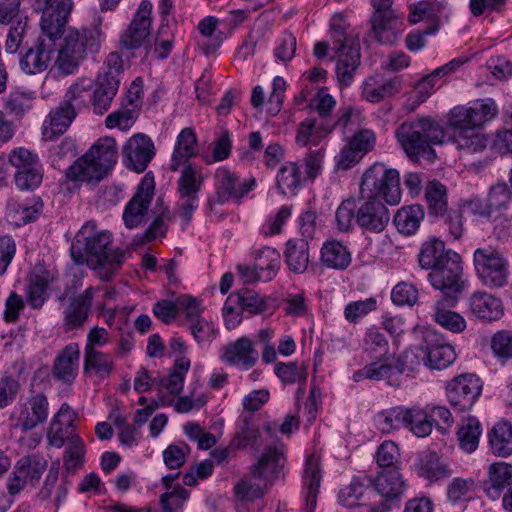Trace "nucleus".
<instances>
[{"label":"nucleus","mask_w":512,"mask_h":512,"mask_svg":"<svg viewBox=\"0 0 512 512\" xmlns=\"http://www.w3.org/2000/svg\"><path fill=\"white\" fill-rule=\"evenodd\" d=\"M424 339L427 345L425 349L427 365L430 368L442 370L456 360L454 347L447 343L441 334L436 331H427Z\"/></svg>","instance_id":"obj_22"},{"label":"nucleus","mask_w":512,"mask_h":512,"mask_svg":"<svg viewBox=\"0 0 512 512\" xmlns=\"http://www.w3.org/2000/svg\"><path fill=\"white\" fill-rule=\"evenodd\" d=\"M43 201L39 196L11 199L7 205V216L16 226L36 221L43 211Z\"/></svg>","instance_id":"obj_27"},{"label":"nucleus","mask_w":512,"mask_h":512,"mask_svg":"<svg viewBox=\"0 0 512 512\" xmlns=\"http://www.w3.org/2000/svg\"><path fill=\"white\" fill-rule=\"evenodd\" d=\"M75 414L67 403H63L58 412L54 415L49 429L47 439L51 446L61 448L65 441L72 437L73 422Z\"/></svg>","instance_id":"obj_30"},{"label":"nucleus","mask_w":512,"mask_h":512,"mask_svg":"<svg viewBox=\"0 0 512 512\" xmlns=\"http://www.w3.org/2000/svg\"><path fill=\"white\" fill-rule=\"evenodd\" d=\"M403 88L401 76L382 79L370 76L363 83L362 95L370 103H379L400 93Z\"/></svg>","instance_id":"obj_25"},{"label":"nucleus","mask_w":512,"mask_h":512,"mask_svg":"<svg viewBox=\"0 0 512 512\" xmlns=\"http://www.w3.org/2000/svg\"><path fill=\"white\" fill-rule=\"evenodd\" d=\"M274 373L285 385H305L307 381V366L297 361L278 362L274 367Z\"/></svg>","instance_id":"obj_52"},{"label":"nucleus","mask_w":512,"mask_h":512,"mask_svg":"<svg viewBox=\"0 0 512 512\" xmlns=\"http://www.w3.org/2000/svg\"><path fill=\"white\" fill-rule=\"evenodd\" d=\"M9 162L15 168L14 182L21 191L34 190L43 179V169L37 154L26 148L10 152Z\"/></svg>","instance_id":"obj_12"},{"label":"nucleus","mask_w":512,"mask_h":512,"mask_svg":"<svg viewBox=\"0 0 512 512\" xmlns=\"http://www.w3.org/2000/svg\"><path fill=\"white\" fill-rule=\"evenodd\" d=\"M197 138L191 128H184L178 134L172 153L170 170L176 172L182 165L190 164L189 159L197 155Z\"/></svg>","instance_id":"obj_35"},{"label":"nucleus","mask_w":512,"mask_h":512,"mask_svg":"<svg viewBox=\"0 0 512 512\" xmlns=\"http://www.w3.org/2000/svg\"><path fill=\"white\" fill-rule=\"evenodd\" d=\"M104 35L100 24L84 28L81 32L69 29L58 49L55 66L63 76L74 74L89 54H96Z\"/></svg>","instance_id":"obj_4"},{"label":"nucleus","mask_w":512,"mask_h":512,"mask_svg":"<svg viewBox=\"0 0 512 512\" xmlns=\"http://www.w3.org/2000/svg\"><path fill=\"white\" fill-rule=\"evenodd\" d=\"M468 307L471 314L481 320L491 322L503 316L501 299L487 292H474L468 299Z\"/></svg>","instance_id":"obj_31"},{"label":"nucleus","mask_w":512,"mask_h":512,"mask_svg":"<svg viewBox=\"0 0 512 512\" xmlns=\"http://www.w3.org/2000/svg\"><path fill=\"white\" fill-rule=\"evenodd\" d=\"M395 136L410 160L418 162L423 158L432 162L436 159L433 146L444 142L445 131L432 118L421 117L399 125Z\"/></svg>","instance_id":"obj_3"},{"label":"nucleus","mask_w":512,"mask_h":512,"mask_svg":"<svg viewBox=\"0 0 512 512\" xmlns=\"http://www.w3.org/2000/svg\"><path fill=\"white\" fill-rule=\"evenodd\" d=\"M424 217L425 211L422 205H406L397 210L393 223L401 234L413 235L420 227Z\"/></svg>","instance_id":"obj_40"},{"label":"nucleus","mask_w":512,"mask_h":512,"mask_svg":"<svg viewBox=\"0 0 512 512\" xmlns=\"http://www.w3.org/2000/svg\"><path fill=\"white\" fill-rule=\"evenodd\" d=\"M365 199L357 207L356 224L364 231L380 233L389 223V210L380 199Z\"/></svg>","instance_id":"obj_20"},{"label":"nucleus","mask_w":512,"mask_h":512,"mask_svg":"<svg viewBox=\"0 0 512 512\" xmlns=\"http://www.w3.org/2000/svg\"><path fill=\"white\" fill-rule=\"evenodd\" d=\"M443 264L428 274V281L443 294L448 306H455L459 295L464 289V274L461 256L458 253H450Z\"/></svg>","instance_id":"obj_9"},{"label":"nucleus","mask_w":512,"mask_h":512,"mask_svg":"<svg viewBox=\"0 0 512 512\" xmlns=\"http://www.w3.org/2000/svg\"><path fill=\"white\" fill-rule=\"evenodd\" d=\"M49 415V401L45 393L31 390L26 398H21L9 416L11 431L27 433L44 424Z\"/></svg>","instance_id":"obj_7"},{"label":"nucleus","mask_w":512,"mask_h":512,"mask_svg":"<svg viewBox=\"0 0 512 512\" xmlns=\"http://www.w3.org/2000/svg\"><path fill=\"white\" fill-rule=\"evenodd\" d=\"M94 81L88 77H81L66 91L63 101L75 106V111L87 107L91 102Z\"/></svg>","instance_id":"obj_48"},{"label":"nucleus","mask_w":512,"mask_h":512,"mask_svg":"<svg viewBox=\"0 0 512 512\" xmlns=\"http://www.w3.org/2000/svg\"><path fill=\"white\" fill-rule=\"evenodd\" d=\"M283 445L265 449L257 464L251 469L253 478L271 482L278 478L284 466Z\"/></svg>","instance_id":"obj_29"},{"label":"nucleus","mask_w":512,"mask_h":512,"mask_svg":"<svg viewBox=\"0 0 512 512\" xmlns=\"http://www.w3.org/2000/svg\"><path fill=\"white\" fill-rule=\"evenodd\" d=\"M419 475L429 480H439L449 474L447 467L440 462L438 455L432 451L424 452L418 460Z\"/></svg>","instance_id":"obj_55"},{"label":"nucleus","mask_w":512,"mask_h":512,"mask_svg":"<svg viewBox=\"0 0 512 512\" xmlns=\"http://www.w3.org/2000/svg\"><path fill=\"white\" fill-rule=\"evenodd\" d=\"M491 452L498 457L512 454V425L506 421L496 423L488 433Z\"/></svg>","instance_id":"obj_43"},{"label":"nucleus","mask_w":512,"mask_h":512,"mask_svg":"<svg viewBox=\"0 0 512 512\" xmlns=\"http://www.w3.org/2000/svg\"><path fill=\"white\" fill-rule=\"evenodd\" d=\"M113 360L109 354L102 353L95 347H85L84 371L93 372L101 378H107L112 371Z\"/></svg>","instance_id":"obj_49"},{"label":"nucleus","mask_w":512,"mask_h":512,"mask_svg":"<svg viewBox=\"0 0 512 512\" xmlns=\"http://www.w3.org/2000/svg\"><path fill=\"white\" fill-rule=\"evenodd\" d=\"M367 478H353L349 485L339 491V503L346 508L357 507L359 509L361 504L358 503V500L363 496L366 487L369 485L366 481Z\"/></svg>","instance_id":"obj_56"},{"label":"nucleus","mask_w":512,"mask_h":512,"mask_svg":"<svg viewBox=\"0 0 512 512\" xmlns=\"http://www.w3.org/2000/svg\"><path fill=\"white\" fill-rule=\"evenodd\" d=\"M322 472L319 458L316 455H309L305 462L303 474V486L305 493V507L303 512H314L317 505Z\"/></svg>","instance_id":"obj_32"},{"label":"nucleus","mask_w":512,"mask_h":512,"mask_svg":"<svg viewBox=\"0 0 512 512\" xmlns=\"http://www.w3.org/2000/svg\"><path fill=\"white\" fill-rule=\"evenodd\" d=\"M183 170L177 180L178 193L183 200L181 210L184 219L189 222L193 212L198 208V192L201 189L204 177L192 164L182 165Z\"/></svg>","instance_id":"obj_15"},{"label":"nucleus","mask_w":512,"mask_h":512,"mask_svg":"<svg viewBox=\"0 0 512 512\" xmlns=\"http://www.w3.org/2000/svg\"><path fill=\"white\" fill-rule=\"evenodd\" d=\"M497 115L493 100H481L472 106H456L450 110L448 124L454 134H462L480 128Z\"/></svg>","instance_id":"obj_11"},{"label":"nucleus","mask_w":512,"mask_h":512,"mask_svg":"<svg viewBox=\"0 0 512 512\" xmlns=\"http://www.w3.org/2000/svg\"><path fill=\"white\" fill-rule=\"evenodd\" d=\"M370 36L381 45L392 46L404 31L402 18L392 9V0H371Z\"/></svg>","instance_id":"obj_8"},{"label":"nucleus","mask_w":512,"mask_h":512,"mask_svg":"<svg viewBox=\"0 0 512 512\" xmlns=\"http://www.w3.org/2000/svg\"><path fill=\"white\" fill-rule=\"evenodd\" d=\"M47 468V461L42 457H23L17 462V469L23 472L25 479L35 486Z\"/></svg>","instance_id":"obj_58"},{"label":"nucleus","mask_w":512,"mask_h":512,"mask_svg":"<svg viewBox=\"0 0 512 512\" xmlns=\"http://www.w3.org/2000/svg\"><path fill=\"white\" fill-rule=\"evenodd\" d=\"M321 261L328 268L344 270L351 263V254L342 243L329 241L322 246Z\"/></svg>","instance_id":"obj_45"},{"label":"nucleus","mask_w":512,"mask_h":512,"mask_svg":"<svg viewBox=\"0 0 512 512\" xmlns=\"http://www.w3.org/2000/svg\"><path fill=\"white\" fill-rule=\"evenodd\" d=\"M189 496V491L179 485L174 487L172 491L162 494L160 503L163 512H181L183 504Z\"/></svg>","instance_id":"obj_64"},{"label":"nucleus","mask_w":512,"mask_h":512,"mask_svg":"<svg viewBox=\"0 0 512 512\" xmlns=\"http://www.w3.org/2000/svg\"><path fill=\"white\" fill-rule=\"evenodd\" d=\"M482 391V381L475 374L452 379L446 388L448 402L459 411L470 409Z\"/></svg>","instance_id":"obj_14"},{"label":"nucleus","mask_w":512,"mask_h":512,"mask_svg":"<svg viewBox=\"0 0 512 512\" xmlns=\"http://www.w3.org/2000/svg\"><path fill=\"white\" fill-rule=\"evenodd\" d=\"M447 307L449 306L445 299L436 302L433 315L435 322L453 333L463 332L467 327L466 320L461 314L451 311Z\"/></svg>","instance_id":"obj_50"},{"label":"nucleus","mask_w":512,"mask_h":512,"mask_svg":"<svg viewBox=\"0 0 512 512\" xmlns=\"http://www.w3.org/2000/svg\"><path fill=\"white\" fill-rule=\"evenodd\" d=\"M260 431L253 422L251 414H241L236 423V433L231 441V445L238 449L247 446L259 447L258 439Z\"/></svg>","instance_id":"obj_42"},{"label":"nucleus","mask_w":512,"mask_h":512,"mask_svg":"<svg viewBox=\"0 0 512 512\" xmlns=\"http://www.w3.org/2000/svg\"><path fill=\"white\" fill-rule=\"evenodd\" d=\"M426 350L421 347L406 349L397 359L396 371L398 374L409 371L414 372L421 362H426Z\"/></svg>","instance_id":"obj_61"},{"label":"nucleus","mask_w":512,"mask_h":512,"mask_svg":"<svg viewBox=\"0 0 512 512\" xmlns=\"http://www.w3.org/2000/svg\"><path fill=\"white\" fill-rule=\"evenodd\" d=\"M360 193L362 198H383L386 203L397 205L401 200L399 172L380 163L372 165L362 176Z\"/></svg>","instance_id":"obj_6"},{"label":"nucleus","mask_w":512,"mask_h":512,"mask_svg":"<svg viewBox=\"0 0 512 512\" xmlns=\"http://www.w3.org/2000/svg\"><path fill=\"white\" fill-rule=\"evenodd\" d=\"M305 181L299 162H285L276 175L277 189L283 195L288 193L295 195Z\"/></svg>","instance_id":"obj_39"},{"label":"nucleus","mask_w":512,"mask_h":512,"mask_svg":"<svg viewBox=\"0 0 512 512\" xmlns=\"http://www.w3.org/2000/svg\"><path fill=\"white\" fill-rule=\"evenodd\" d=\"M284 259L289 270L296 274L304 273L309 264V245L305 239L287 241Z\"/></svg>","instance_id":"obj_41"},{"label":"nucleus","mask_w":512,"mask_h":512,"mask_svg":"<svg viewBox=\"0 0 512 512\" xmlns=\"http://www.w3.org/2000/svg\"><path fill=\"white\" fill-rule=\"evenodd\" d=\"M407 428L417 437H426L432 432L433 424L430 416L419 407L408 408Z\"/></svg>","instance_id":"obj_57"},{"label":"nucleus","mask_w":512,"mask_h":512,"mask_svg":"<svg viewBox=\"0 0 512 512\" xmlns=\"http://www.w3.org/2000/svg\"><path fill=\"white\" fill-rule=\"evenodd\" d=\"M332 38L339 43L336 75L339 82L347 86L352 82L360 64V45L357 40L347 37L341 27H332Z\"/></svg>","instance_id":"obj_13"},{"label":"nucleus","mask_w":512,"mask_h":512,"mask_svg":"<svg viewBox=\"0 0 512 512\" xmlns=\"http://www.w3.org/2000/svg\"><path fill=\"white\" fill-rule=\"evenodd\" d=\"M75 106L61 101L58 106L52 108L43 123V137L46 140H54L64 134L76 118Z\"/></svg>","instance_id":"obj_26"},{"label":"nucleus","mask_w":512,"mask_h":512,"mask_svg":"<svg viewBox=\"0 0 512 512\" xmlns=\"http://www.w3.org/2000/svg\"><path fill=\"white\" fill-rule=\"evenodd\" d=\"M395 373H397L395 366H392L387 362V359H383L380 356L379 360L371 362L362 369L355 371L353 380L355 382H360L363 379L380 381L389 379Z\"/></svg>","instance_id":"obj_53"},{"label":"nucleus","mask_w":512,"mask_h":512,"mask_svg":"<svg viewBox=\"0 0 512 512\" xmlns=\"http://www.w3.org/2000/svg\"><path fill=\"white\" fill-rule=\"evenodd\" d=\"M85 452L84 443L78 435H72L64 456V468L66 473H75L82 465Z\"/></svg>","instance_id":"obj_60"},{"label":"nucleus","mask_w":512,"mask_h":512,"mask_svg":"<svg viewBox=\"0 0 512 512\" xmlns=\"http://www.w3.org/2000/svg\"><path fill=\"white\" fill-rule=\"evenodd\" d=\"M429 216L439 217L448 209L447 189L438 180L429 181L424 192Z\"/></svg>","instance_id":"obj_44"},{"label":"nucleus","mask_w":512,"mask_h":512,"mask_svg":"<svg viewBox=\"0 0 512 512\" xmlns=\"http://www.w3.org/2000/svg\"><path fill=\"white\" fill-rule=\"evenodd\" d=\"M450 253L456 252L451 249L447 250L443 241L430 238L422 244L418 254V262L422 269L433 271L451 256Z\"/></svg>","instance_id":"obj_38"},{"label":"nucleus","mask_w":512,"mask_h":512,"mask_svg":"<svg viewBox=\"0 0 512 512\" xmlns=\"http://www.w3.org/2000/svg\"><path fill=\"white\" fill-rule=\"evenodd\" d=\"M335 129L333 123L314 119V115L299 123L295 141L301 147L317 146Z\"/></svg>","instance_id":"obj_33"},{"label":"nucleus","mask_w":512,"mask_h":512,"mask_svg":"<svg viewBox=\"0 0 512 512\" xmlns=\"http://www.w3.org/2000/svg\"><path fill=\"white\" fill-rule=\"evenodd\" d=\"M73 8L72 0H60L53 6V1L44 4L41 18V34L36 42L20 59L22 71L33 75L46 70L56 51V41L64 32L67 18Z\"/></svg>","instance_id":"obj_2"},{"label":"nucleus","mask_w":512,"mask_h":512,"mask_svg":"<svg viewBox=\"0 0 512 512\" xmlns=\"http://www.w3.org/2000/svg\"><path fill=\"white\" fill-rule=\"evenodd\" d=\"M408 407L397 406L378 413L375 417L376 425L383 433H390L402 427L407 428Z\"/></svg>","instance_id":"obj_51"},{"label":"nucleus","mask_w":512,"mask_h":512,"mask_svg":"<svg viewBox=\"0 0 512 512\" xmlns=\"http://www.w3.org/2000/svg\"><path fill=\"white\" fill-rule=\"evenodd\" d=\"M112 234L98 230L94 222L85 223L71 245V257L77 264L86 263L96 270L101 281L108 282L118 272L126 256V250L111 248Z\"/></svg>","instance_id":"obj_1"},{"label":"nucleus","mask_w":512,"mask_h":512,"mask_svg":"<svg viewBox=\"0 0 512 512\" xmlns=\"http://www.w3.org/2000/svg\"><path fill=\"white\" fill-rule=\"evenodd\" d=\"M154 189V177L147 173L139 183L136 193L125 207L123 220L127 228H135L143 222L153 199Z\"/></svg>","instance_id":"obj_16"},{"label":"nucleus","mask_w":512,"mask_h":512,"mask_svg":"<svg viewBox=\"0 0 512 512\" xmlns=\"http://www.w3.org/2000/svg\"><path fill=\"white\" fill-rule=\"evenodd\" d=\"M152 4L143 0L127 29L121 34L120 46L126 50L138 49L145 44L151 29Z\"/></svg>","instance_id":"obj_17"},{"label":"nucleus","mask_w":512,"mask_h":512,"mask_svg":"<svg viewBox=\"0 0 512 512\" xmlns=\"http://www.w3.org/2000/svg\"><path fill=\"white\" fill-rule=\"evenodd\" d=\"M357 203L354 199L344 200L336 210L335 218L338 230L347 232L356 223Z\"/></svg>","instance_id":"obj_63"},{"label":"nucleus","mask_w":512,"mask_h":512,"mask_svg":"<svg viewBox=\"0 0 512 512\" xmlns=\"http://www.w3.org/2000/svg\"><path fill=\"white\" fill-rule=\"evenodd\" d=\"M240 310L249 315L262 314L268 309L269 297L260 295L257 291L242 288L231 294Z\"/></svg>","instance_id":"obj_46"},{"label":"nucleus","mask_w":512,"mask_h":512,"mask_svg":"<svg viewBox=\"0 0 512 512\" xmlns=\"http://www.w3.org/2000/svg\"><path fill=\"white\" fill-rule=\"evenodd\" d=\"M481 434L482 426L476 417L463 419L457 431L460 448L467 453L474 452L478 448Z\"/></svg>","instance_id":"obj_47"},{"label":"nucleus","mask_w":512,"mask_h":512,"mask_svg":"<svg viewBox=\"0 0 512 512\" xmlns=\"http://www.w3.org/2000/svg\"><path fill=\"white\" fill-rule=\"evenodd\" d=\"M367 483L374 487L375 492L388 502L399 507L408 485L397 467L380 471L375 478H367Z\"/></svg>","instance_id":"obj_19"},{"label":"nucleus","mask_w":512,"mask_h":512,"mask_svg":"<svg viewBox=\"0 0 512 512\" xmlns=\"http://www.w3.org/2000/svg\"><path fill=\"white\" fill-rule=\"evenodd\" d=\"M117 144L114 138H100L83 156L66 170L71 181H101L117 162Z\"/></svg>","instance_id":"obj_5"},{"label":"nucleus","mask_w":512,"mask_h":512,"mask_svg":"<svg viewBox=\"0 0 512 512\" xmlns=\"http://www.w3.org/2000/svg\"><path fill=\"white\" fill-rule=\"evenodd\" d=\"M221 351L222 361L244 370L252 368L259 357L253 342L247 337L238 338L234 342L225 345Z\"/></svg>","instance_id":"obj_24"},{"label":"nucleus","mask_w":512,"mask_h":512,"mask_svg":"<svg viewBox=\"0 0 512 512\" xmlns=\"http://www.w3.org/2000/svg\"><path fill=\"white\" fill-rule=\"evenodd\" d=\"M123 163L129 170L142 173L155 156L152 139L145 134L132 136L122 149Z\"/></svg>","instance_id":"obj_18"},{"label":"nucleus","mask_w":512,"mask_h":512,"mask_svg":"<svg viewBox=\"0 0 512 512\" xmlns=\"http://www.w3.org/2000/svg\"><path fill=\"white\" fill-rule=\"evenodd\" d=\"M93 298L94 290L89 287L82 294L70 299L63 312L62 327L66 333L84 328L89 317Z\"/></svg>","instance_id":"obj_21"},{"label":"nucleus","mask_w":512,"mask_h":512,"mask_svg":"<svg viewBox=\"0 0 512 512\" xmlns=\"http://www.w3.org/2000/svg\"><path fill=\"white\" fill-rule=\"evenodd\" d=\"M120 79L111 74H99L95 83V89L91 95V104L95 114L102 115L111 106L112 100L117 94Z\"/></svg>","instance_id":"obj_34"},{"label":"nucleus","mask_w":512,"mask_h":512,"mask_svg":"<svg viewBox=\"0 0 512 512\" xmlns=\"http://www.w3.org/2000/svg\"><path fill=\"white\" fill-rule=\"evenodd\" d=\"M217 180V202L224 204L231 199H241L248 194L255 186V179L241 182L239 178L226 168L218 169Z\"/></svg>","instance_id":"obj_23"},{"label":"nucleus","mask_w":512,"mask_h":512,"mask_svg":"<svg viewBox=\"0 0 512 512\" xmlns=\"http://www.w3.org/2000/svg\"><path fill=\"white\" fill-rule=\"evenodd\" d=\"M54 277L49 270L39 267L36 268L30 277L26 288L27 302L34 309L41 308L47 299V290L53 282Z\"/></svg>","instance_id":"obj_36"},{"label":"nucleus","mask_w":512,"mask_h":512,"mask_svg":"<svg viewBox=\"0 0 512 512\" xmlns=\"http://www.w3.org/2000/svg\"><path fill=\"white\" fill-rule=\"evenodd\" d=\"M475 481L472 478L456 477L448 484L447 499L452 505H457L469 499L468 494L474 490Z\"/></svg>","instance_id":"obj_62"},{"label":"nucleus","mask_w":512,"mask_h":512,"mask_svg":"<svg viewBox=\"0 0 512 512\" xmlns=\"http://www.w3.org/2000/svg\"><path fill=\"white\" fill-rule=\"evenodd\" d=\"M255 267L262 281L272 280L280 267V253L275 248L265 247L256 257Z\"/></svg>","instance_id":"obj_54"},{"label":"nucleus","mask_w":512,"mask_h":512,"mask_svg":"<svg viewBox=\"0 0 512 512\" xmlns=\"http://www.w3.org/2000/svg\"><path fill=\"white\" fill-rule=\"evenodd\" d=\"M510 486H512V465L506 462L490 464L487 479L483 482L486 496L492 501L499 500Z\"/></svg>","instance_id":"obj_28"},{"label":"nucleus","mask_w":512,"mask_h":512,"mask_svg":"<svg viewBox=\"0 0 512 512\" xmlns=\"http://www.w3.org/2000/svg\"><path fill=\"white\" fill-rule=\"evenodd\" d=\"M473 263L482 283L489 288H501L507 284L509 262L503 252L492 246L474 251Z\"/></svg>","instance_id":"obj_10"},{"label":"nucleus","mask_w":512,"mask_h":512,"mask_svg":"<svg viewBox=\"0 0 512 512\" xmlns=\"http://www.w3.org/2000/svg\"><path fill=\"white\" fill-rule=\"evenodd\" d=\"M335 105L336 101L334 98L330 94L320 90L317 96L311 101L309 107L312 112L317 114V116H314V119L333 123V127H336L337 122H335L334 117L331 116Z\"/></svg>","instance_id":"obj_59"},{"label":"nucleus","mask_w":512,"mask_h":512,"mask_svg":"<svg viewBox=\"0 0 512 512\" xmlns=\"http://www.w3.org/2000/svg\"><path fill=\"white\" fill-rule=\"evenodd\" d=\"M79 357L78 344L67 345L54 361L53 376L64 382L72 381L77 374Z\"/></svg>","instance_id":"obj_37"}]
</instances>
